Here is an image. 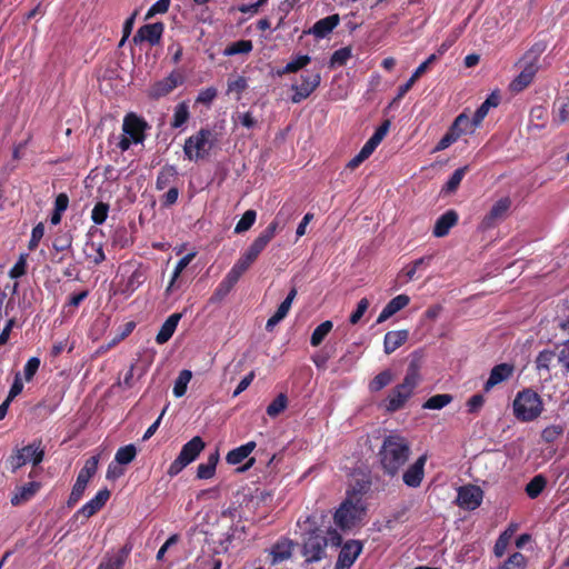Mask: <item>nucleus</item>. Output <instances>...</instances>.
<instances>
[{"instance_id":"69168bd1","label":"nucleus","mask_w":569,"mask_h":569,"mask_svg":"<svg viewBox=\"0 0 569 569\" xmlns=\"http://www.w3.org/2000/svg\"><path fill=\"white\" fill-rule=\"evenodd\" d=\"M44 234V226L42 222H39L37 226L32 228L31 237L28 243L29 250H36Z\"/></svg>"},{"instance_id":"393cba45","label":"nucleus","mask_w":569,"mask_h":569,"mask_svg":"<svg viewBox=\"0 0 569 569\" xmlns=\"http://www.w3.org/2000/svg\"><path fill=\"white\" fill-rule=\"evenodd\" d=\"M293 542L289 538H280L270 548L271 565L276 566L292 557Z\"/></svg>"},{"instance_id":"4be33fe9","label":"nucleus","mask_w":569,"mask_h":569,"mask_svg":"<svg viewBox=\"0 0 569 569\" xmlns=\"http://www.w3.org/2000/svg\"><path fill=\"white\" fill-rule=\"evenodd\" d=\"M412 395L413 393L406 389L401 383L397 385L391 389L386 399V409L389 412H396L400 410Z\"/></svg>"},{"instance_id":"de8ad7c7","label":"nucleus","mask_w":569,"mask_h":569,"mask_svg":"<svg viewBox=\"0 0 569 569\" xmlns=\"http://www.w3.org/2000/svg\"><path fill=\"white\" fill-rule=\"evenodd\" d=\"M453 397L449 393H439L430 397L425 403V409L440 410L452 401Z\"/></svg>"},{"instance_id":"c9c22d12","label":"nucleus","mask_w":569,"mask_h":569,"mask_svg":"<svg viewBox=\"0 0 569 569\" xmlns=\"http://www.w3.org/2000/svg\"><path fill=\"white\" fill-rule=\"evenodd\" d=\"M253 263L252 260L248 259L243 253L236 261L232 268L226 274L228 277L229 282H238L242 274L251 267Z\"/></svg>"},{"instance_id":"2f4dec72","label":"nucleus","mask_w":569,"mask_h":569,"mask_svg":"<svg viewBox=\"0 0 569 569\" xmlns=\"http://www.w3.org/2000/svg\"><path fill=\"white\" fill-rule=\"evenodd\" d=\"M409 338V330H392L385 335L383 339V351L386 355H391L398 348L407 342Z\"/></svg>"},{"instance_id":"b1692460","label":"nucleus","mask_w":569,"mask_h":569,"mask_svg":"<svg viewBox=\"0 0 569 569\" xmlns=\"http://www.w3.org/2000/svg\"><path fill=\"white\" fill-rule=\"evenodd\" d=\"M421 357L418 356L417 352L412 353V358L408 365L406 376L401 385L413 393L415 389L418 387L421 376Z\"/></svg>"},{"instance_id":"f704fd0d","label":"nucleus","mask_w":569,"mask_h":569,"mask_svg":"<svg viewBox=\"0 0 569 569\" xmlns=\"http://www.w3.org/2000/svg\"><path fill=\"white\" fill-rule=\"evenodd\" d=\"M500 103V96L497 92L490 93L487 99L478 107L472 119L473 126H480L491 108L498 107Z\"/></svg>"},{"instance_id":"864d4df0","label":"nucleus","mask_w":569,"mask_h":569,"mask_svg":"<svg viewBox=\"0 0 569 569\" xmlns=\"http://www.w3.org/2000/svg\"><path fill=\"white\" fill-rule=\"evenodd\" d=\"M288 406V398L286 393H279L271 403L267 407V415L271 418L280 415Z\"/></svg>"},{"instance_id":"f3484780","label":"nucleus","mask_w":569,"mask_h":569,"mask_svg":"<svg viewBox=\"0 0 569 569\" xmlns=\"http://www.w3.org/2000/svg\"><path fill=\"white\" fill-rule=\"evenodd\" d=\"M164 30V26L162 22L148 23L140 27L137 33L133 36V43L141 44L142 42H148L151 46L159 43L162 33Z\"/></svg>"},{"instance_id":"3c124183","label":"nucleus","mask_w":569,"mask_h":569,"mask_svg":"<svg viewBox=\"0 0 569 569\" xmlns=\"http://www.w3.org/2000/svg\"><path fill=\"white\" fill-rule=\"evenodd\" d=\"M257 212L253 209L247 210L234 227V233L248 231L256 222Z\"/></svg>"},{"instance_id":"f257e3e1","label":"nucleus","mask_w":569,"mask_h":569,"mask_svg":"<svg viewBox=\"0 0 569 569\" xmlns=\"http://www.w3.org/2000/svg\"><path fill=\"white\" fill-rule=\"evenodd\" d=\"M409 456L410 446L408 441L397 435L386 437L379 450L381 468L390 477L398 475L408 461Z\"/></svg>"},{"instance_id":"6ab92c4d","label":"nucleus","mask_w":569,"mask_h":569,"mask_svg":"<svg viewBox=\"0 0 569 569\" xmlns=\"http://www.w3.org/2000/svg\"><path fill=\"white\" fill-rule=\"evenodd\" d=\"M427 462V456H420L402 475V481L410 488H418L425 477V465Z\"/></svg>"},{"instance_id":"c756f323","label":"nucleus","mask_w":569,"mask_h":569,"mask_svg":"<svg viewBox=\"0 0 569 569\" xmlns=\"http://www.w3.org/2000/svg\"><path fill=\"white\" fill-rule=\"evenodd\" d=\"M179 181L178 169L173 164H164L158 172L156 179V189L161 191L166 188L177 186Z\"/></svg>"},{"instance_id":"bf43d9fd","label":"nucleus","mask_w":569,"mask_h":569,"mask_svg":"<svg viewBox=\"0 0 569 569\" xmlns=\"http://www.w3.org/2000/svg\"><path fill=\"white\" fill-rule=\"evenodd\" d=\"M565 432V428L561 425H550L541 431V440L546 443L555 442Z\"/></svg>"},{"instance_id":"aec40b11","label":"nucleus","mask_w":569,"mask_h":569,"mask_svg":"<svg viewBox=\"0 0 569 569\" xmlns=\"http://www.w3.org/2000/svg\"><path fill=\"white\" fill-rule=\"evenodd\" d=\"M131 549L132 546L130 543H126L116 552L107 553L97 569H122L131 552Z\"/></svg>"},{"instance_id":"412c9836","label":"nucleus","mask_w":569,"mask_h":569,"mask_svg":"<svg viewBox=\"0 0 569 569\" xmlns=\"http://www.w3.org/2000/svg\"><path fill=\"white\" fill-rule=\"evenodd\" d=\"M98 232L97 228H91L88 236L89 239L86 241L83 247V253L87 260L94 266L101 264L106 260L102 242H96L92 240L93 234Z\"/></svg>"},{"instance_id":"a211bd4d","label":"nucleus","mask_w":569,"mask_h":569,"mask_svg":"<svg viewBox=\"0 0 569 569\" xmlns=\"http://www.w3.org/2000/svg\"><path fill=\"white\" fill-rule=\"evenodd\" d=\"M483 499V491L478 486H465L458 490L459 506L467 510L477 509Z\"/></svg>"},{"instance_id":"774afa93","label":"nucleus","mask_w":569,"mask_h":569,"mask_svg":"<svg viewBox=\"0 0 569 569\" xmlns=\"http://www.w3.org/2000/svg\"><path fill=\"white\" fill-rule=\"evenodd\" d=\"M557 361L569 371V340L557 352Z\"/></svg>"},{"instance_id":"0e129e2a","label":"nucleus","mask_w":569,"mask_h":569,"mask_svg":"<svg viewBox=\"0 0 569 569\" xmlns=\"http://www.w3.org/2000/svg\"><path fill=\"white\" fill-rule=\"evenodd\" d=\"M510 535L507 531H503L495 542L493 553L496 557L501 558L508 546H509Z\"/></svg>"},{"instance_id":"79ce46f5","label":"nucleus","mask_w":569,"mask_h":569,"mask_svg":"<svg viewBox=\"0 0 569 569\" xmlns=\"http://www.w3.org/2000/svg\"><path fill=\"white\" fill-rule=\"evenodd\" d=\"M332 321L326 320L321 322L319 326L316 327L313 330L311 338H310V345L312 347H318L322 343L325 338L328 336V333L332 330Z\"/></svg>"},{"instance_id":"20e7f679","label":"nucleus","mask_w":569,"mask_h":569,"mask_svg":"<svg viewBox=\"0 0 569 569\" xmlns=\"http://www.w3.org/2000/svg\"><path fill=\"white\" fill-rule=\"evenodd\" d=\"M148 123L141 117L130 112L124 116L122 123L123 134L118 142V148L123 152L127 151L132 143H142L146 139V129Z\"/></svg>"},{"instance_id":"7ed1b4c3","label":"nucleus","mask_w":569,"mask_h":569,"mask_svg":"<svg viewBox=\"0 0 569 569\" xmlns=\"http://www.w3.org/2000/svg\"><path fill=\"white\" fill-rule=\"evenodd\" d=\"M366 507L361 497H347L336 510L333 521L341 530H350L361 522Z\"/></svg>"},{"instance_id":"37998d69","label":"nucleus","mask_w":569,"mask_h":569,"mask_svg":"<svg viewBox=\"0 0 569 569\" xmlns=\"http://www.w3.org/2000/svg\"><path fill=\"white\" fill-rule=\"evenodd\" d=\"M426 72V64H419L418 68L413 71V73L411 74V77L408 79V81L403 84H401L399 88H398V92H397V96L395 98V100H401L408 92L409 90L413 87V84L416 83V81Z\"/></svg>"},{"instance_id":"0eeeda50","label":"nucleus","mask_w":569,"mask_h":569,"mask_svg":"<svg viewBox=\"0 0 569 569\" xmlns=\"http://www.w3.org/2000/svg\"><path fill=\"white\" fill-rule=\"evenodd\" d=\"M206 443L201 437L196 436L181 448L178 457L170 463L167 473L170 477L179 475L188 465L193 462L204 449Z\"/></svg>"},{"instance_id":"e2e57ef3","label":"nucleus","mask_w":569,"mask_h":569,"mask_svg":"<svg viewBox=\"0 0 569 569\" xmlns=\"http://www.w3.org/2000/svg\"><path fill=\"white\" fill-rule=\"evenodd\" d=\"M180 191L177 186H172L168 191L161 196L160 203L163 208H169L177 203Z\"/></svg>"},{"instance_id":"6e6552de","label":"nucleus","mask_w":569,"mask_h":569,"mask_svg":"<svg viewBox=\"0 0 569 569\" xmlns=\"http://www.w3.org/2000/svg\"><path fill=\"white\" fill-rule=\"evenodd\" d=\"M477 127L478 126H473V119L470 120V118L465 112L460 113L458 117H456L448 131L438 141L433 152L446 150L452 143L458 141V139H460L462 136L472 133Z\"/></svg>"},{"instance_id":"4468645a","label":"nucleus","mask_w":569,"mask_h":569,"mask_svg":"<svg viewBox=\"0 0 569 569\" xmlns=\"http://www.w3.org/2000/svg\"><path fill=\"white\" fill-rule=\"evenodd\" d=\"M512 201L509 197H502L499 200H497L489 212L482 218L480 227L483 230H489L495 228L500 221H502L510 208H511Z\"/></svg>"},{"instance_id":"4d7b16f0","label":"nucleus","mask_w":569,"mask_h":569,"mask_svg":"<svg viewBox=\"0 0 569 569\" xmlns=\"http://www.w3.org/2000/svg\"><path fill=\"white\" fill-rule=\"evenodd\" d=\"M351 58V48L343 47L336 50L330 57V68L343 67L347 61Z\"/></svg>"},{"instance_id":"39448f33","label":"nucleus","mask_w":569,"mask_h":569,"mask_svg":"<svg viewBox=\"0 0 569 569\" xmlns=\"http://www.w3.org/2000/svg\"><path fill=\"white\" fill-rule=\"evenodd\" d=\"M214 144V133L209 128H201L184 141L183 152L189 160H200L209 154Z\"/></svg>"},{"instance_id":"603ef678","label":"nucleus","mask_w":569,"mask_h":569,"mask_svg":"<svg viewBox=\"0 0 569 569\" xmlns=\"http://www.w3.org/2000/svg\"><path fill=\"white\" fill-rule=\"evenodd\" d=\"M247 79L242 76H239L236 79L228 80L227 93H234L236 100L239 101L241 99L242 93L247 90Z\"/></svg>"},{"instance_id":"ddd939ff","label":"nucleus","mask_w":569,"mask_h":569,"mask_svg":"<svg viewBox=\"0 0 569 569\" xmlns=\"http://www.w3.org/2000/svg\"><path fill=\"white\" fill-rule=\"evenodd\" d=\"M279 222L277 219L271 221L268 227L262 230L259 236L252 241L249 248L243 252L248 259L253 262L258 259L259 254L267 248L270 241L274 238Z\"/></svg>"},{"instance_id":"bb28decb","label":"nucleus","mask_w":569,"mask_h":569,"mask_svg":"<svg viewBox=\"0 0 569 569\" xmlns=\"http://www.w3.org/2000/svg\"><path fill=\"white\" fill-rule=\"evenodd\" d=\"M459 220V214L456 210L450 209L442 213L435 223L432 234L437 238L446 237L451 228H453Z\"/></svg>"},{"instance_id":"e433bc0d","label":"nucleus","mask_w":569,"mask_h":569,"mask_svg":"<svg viewBox=\"0 0 569 569\" xmlns=\"http://www.w3.org/2000/svg\"><path fill=\"white\" fill-rule=\"evenodd\" d=\"M311 61V58L310 56L308 54H300V56H297L295 59H292L291 61H289L283 69L281 70H278L277 71V74L278 76H283V74H287V73H295V72H298L299 70L303 69L305 67H307Z\"/></svg>"},{"instance_id":"473e14b6","label":"nucleus","mask_w":569,"mask_h":569,"mask_svg":"<svg viewBox=\"0 0 569 569\" xmlns=\"http://www.w3.org/2000/svg\"><path fill=\"white\" fill-rule=\"evenodd\" d=\"M181 317H182L181 313L176 312V313L170 315L166 319V321L162 323L159 332L156 336V342L158 345H163L171 339V337L173 336V333L178 327V323H179Z\"/></svg>"},{"instance_id":"2eb2a0df","label":"nucleus","mask_w":569,"mask_h":569,"mask_svg":"<svg viewBox=\"0 0 569 569\" xmlns=\"http://www.w3.org/2000/svg\"><path fill=\"white\" fill-rule=\"evenodd\" d=\"M362 549L363 546L359 540L350 539L346 541L341 547L333 569H351Z\"/></svg>"},{"instance_id":"cd10ccee","label":"nucleus","mask_w":569,"mask_h":569,"mask_svg":"<svg viewBox=\"0 0 569 569\" xmlns=\"http://www.w3.org/2000/svg\"><path fill=\"white\" fill-rule=\"evenodd\" d=\"M513 370V365L506 362L495 366L490 371L488 380L485 382V391H489L495 386L508 380L512 376Z\"/></svg>"},{"instance_id":"c03bdc74","label":"nucleus","mask_w":569,"mask_h":569,"mask_svg":"<svg viewBox=\"0 0 569 569\" xmlns=\"http://www.w3.org/2000/svg\"><path fill=\"white\" fill-rule=\"evenodd\" d=\"M189 106L186 101L178 103L174 108L173 118L171 121V127L177 129L181 128L189 119Z\"/></svg>"},{"instance_id":"f03ea898","label":"nucleus","mask_w":569,"mask_h":569,"mask_svg":"<svg viewBox=\"0 0 569 569\" xmlns=\"http://www.w3.org/2000/svg\"><path fill=\"white\" fill-rule=\"evenodd\" d=\"M512 410L518 421L531 422L542 413L543 401L535 390L526 388L516 395Z\"/></svg>"},{"instance_id":"dca6fc26","label":"nucleus","mask_w":569,"mask_h":569,"mask_svg":"<svg viewBox=\"0 0 569 569\" xmlns=\"http://www.w3.org/2000/svg\"><path fill=\"white\" fill-rule=\"evenodd\" d=\"M183 77L177 71H172L168 77L154 82L149 89L151 99H160L172 92L178 86L182 84Z\"/></svg>"},{"instance_id":"72a5a7b5","label":"nucleus","mask_w":569,"mask_h":569,"mask_svg":"<svg viewBox=\"0 0 569 569\" xmlns=\"http://www.w3.org/2000/svg\"><path fill=\"white\" fill-rule=\"evenodd\" d=\"M257 443L254 441H249L244 445H241L232 450H230L226 456V461L229 465L236 466L241 463L244 459H247L250 453L256 449Z\"/></svg>"},{"instance_id":"a19ab883","label":"nucleus","mask_w":569,"mask_h":569,"mask_svg":"<svg viewBox=\"0 0 569 569\" xmlns=\"http://www.w3.org/2000/svg\"><path fill=\"white\" fill-rule=\"evenodd\" d=\"M393 380V373L390 369H386L378 373L370 382L369 390L371 392H378L382 390L385 387L391 383Z\"/></svg>"},{"instance_id":"a18cd8bd","label":"nucleus","mask_w":569,"mask_h":569,"mask_svg":"<svg viewBox=\"0 0 569 569\" xmlns=\"http://www.w3.org/2000/svg\"><path fill=\"white\" fill-rule=\"evenodd\" d=\"M192 378V373L190 370L183 369L179 372L178 378L174 381L173 386V396L176 398H181L187 392L188 383Z\"/></svg>"},{"instance_id":"9d476101","label":"nucleus","mask_w":569,"mask_h":569,"mask_svg":"<svg viewBox=\"0 0 569 569\" xmlns=\"http://www.w3.org/2000/svg\"><path fill=\"white\" fill-rule=\"evenodd\" d=\"M99 457L92 456L86 460L84 466L79 471L76 483L72 487L67 506L69 508L74 507L82 498L84 490L90 479L96 475L98 470Z\"/></svg>"},{"instance_id":"5fc2aeb1","label":"nucleus","mask_w":569,"mask_h":569,"mask_svg":"<svg viewBox=\"0 0 569 569\" xmlns=\"http://www.w3.org/2000/svg\"><path fill=\"white\" fill-rule=\"evenodd\" d=\"M297 293H298L297 288L296 287L291 288V290L287 295L286 299L279 305L276 312L273 313L281 321L288 316V313L291 309L292 302H293L295 298L297 297Z\"/></svg>"},{"instance_id":"680f3d73","label":"nucleus","mask_w":569,"mask_h":569,"mask_svg":"<svg viewBox=\"0 0 569 569\" xmlns=\"http://www.w3.org/2000/svg\"><path fill=\"white\" fill-rule=\"evenodd\" d=\"M27 257H28V254H26V253L20 254L18 261L13 264V267L9 271V276L11 279H18L26 274Z\"/></svg>"},{"instance_id":"338daca9","label":"nucleus","mask_w":569,"mask_h":569,"mask_svg":"<svg viewBox=\"0 0 569 569\" xmlns=\"http://www.w3.org/2000/svg\"><path fill=\"white\" fill-rule=\"evenodd\" d=\"M369 305L370 302L367 298H362L359 300L356 310L350 315L349 318L351 325H357L360 321L365 312L368 310Z\"/></svg>"},{"instance_id":"13d9d810","label":"nucleus","mask_w":569,"mask_h":569,"mask_svg":"<svg viewBox=\"0 0 569 569\" xmlns=\"http://www.w3.org/2000/svg\"><path fill=\"white\" fill-rule=\"evenodd\" d=\"M72 241L73 237L71 232H59L53 239L52 248L58 252L66 251L71 249Z\"/></svg>"},{"instance_id":"9b49d317","label":"nucleus","mask_w":569,"mask_h":569,"mask_svg":"<svg viewBox=\"0 0 569 569\" xmlns=\"http://www.w3.org/2000/svg\"><path fill=\"white\" fill-rule=\"evenodd\" d=\"M328 541L326 536L313 530L309 533L302 546V555L306 557V563L319 562L326 557Z\"/></svg>"},{"instance_id":"5701e85b","label":"nucleus","mask_w":569,"mask_h":569,"mask_svg":"<svg viewBox=\"0 0 569 569\" xmlns=\"http://www.w3.org/2000/svg\"><path fill=\"white\" fill-rule=\"evenodd\" d=\"M42 483L40 481H30L22 486H18L11 496L10 502L17 507L30 501L41 489Z\"/></svg>"},{"instance_id":"f8f14e48","label":"nucleus","mask_w":569,"mask_h":569,"mask_svg":"<svg viewBox=\"0 0 569 569\" xmlns=\"http://www.w3.org/2000/svg\"><path fill=\"white\" fill-rule=\"evenodd\" d=\"M300 78V84L295 83L291 86V90L293 91V94L291 96L292 103H300L301 101L309 98L321 82V76L319 71H308L307 73H302Z\"/></svg>"},{"instance_id":"ea45409f","label":"nucleus","mask_w":569,"mask_h":569,"mask_svg":"<svg viewBox=\"0 0 569 569\" xmlns=\"http://www.w3.org/2000/svg\"><path fill=\"white\" fill-rule=\"evenodd\" d=\"M469 171V167L468 166H463L461 168H458L456 169L452 174L449 177L448 181L446 182V184L442 187V191L446 192V193H452L455 192L463 177L466 176V173Z\"/></svg>"},{"instance_id":"c85d7f7f","label":"nucleus","mask_w":569,"mask_h":569,"mask_svg":"<svg viewBox=\"0 0 569 569\" xmlns=\"http://www.w3.org/2000/svg\"><path fill=\"white\" fill-rule=\"evenodd\" d=\"M110 491L107 488L99 490L96 496L86 502L79 510L78 515L90 518L96 515L109 500Z\"/></svg>"},{"instance_id":"1a4fd4ad","label":"nucleus","mask_w":569,"mask_h":569,"mask_svg":"<svg viewBox=\"0 0 569 569\" xmlns=\"http://www.w3.org/2000/svg\"><path fill=\"white\" fill-rule=\"evenodd\" d=\"M539 53L540 50H535V48H531L525 53L521 59L523 68L510 83V89L512 91L520 92L533 81V78L539 70Z\"/></svg>"},{"instance_id":"423d86ee","label":"nucleus","mask_w":569,"mask_h":569,"mask_svg":"<svg viewBox=\"0 0 569 569\" xmlns=\"http://www.w3.org/2000/svg\"><path fill=\"white\" fill-rule=\"evenodd\" d=\"M44 457V449L41 440H34L21 449L14 450L7 459V465L12 472H16L22 466L31 462L34 467L38 466Z\"/></svg>"},{"instance_id":"49530a36","label":"nucleus","mask_w":569,"mask_h":569,"mask_svg":"<svg viewBox=\"0 0 569 569\" xmlns=\"http://www.w3.org/2000/svg\"><path fill=\"white\" fill-rule=\"evenodd\" d=\"M253 44L251 40H238L229 46L223 51L224 56H236V54H242V53H249L252 51Z\"/></svg>"},{"instance_id":"09e8293b","label":"nucleus","mask_w":569,"mask_h":569,"mask_svg":"<svg viewBox=\"0 0 569 569\" xmlns=\"http://www.w3.org/2000/svg\"><path fill=\"white\" fill-rule=\"evenodd\" d=\"M137 456V449L136 446L130 443L123 447H120L114 456V460L119 465H128L134 460Z\"/></svg>"},{"instance_id":"6e6d98bb","label":"nucleus","mask_w":569,"mask_h":569,"mask_svg":"<svg viewBox=\"0 0 569 569\" xmlns=\"http://www.w3.org/2000/svg\"><path fill=\"white\" fill-rule=\"evenodd\" d=\"M232 121L236 124H240L248 130L258 127V119L252 114L251 111L237 112L232 116Z\"/></svg>"},{"instance_id":"8fccbe9b","label":"nucleus","mask_w":569,"mask_h":569,"mask_svg":"<svg viewBox=\"0 0 569 569\" xmlns=\"http://www.w3.org/2000/svg\"><path fill=\"white\" fill-rule=\"evenodd\" d=\"M527 558L521 552H513L497 569H526Z\"/></svg>"},{"instance_id":"7c9ffc66","label":"nucleus","mask_w":569,"mask_h":569,"mask_svg":"<svg viewBox=\"0 0 569 569\" xmlns=\"http://www.w3.org/2000/svg\"><path fill=\"white\" fill-rule=\"evenodd\" d=\"M410 302L409 296L402 293L392 298L377 318V323L387 321L390 317L406 308Z\"/></svg>"},{"instance_id":"052dcab7","label":"nucleus","mask_w":569,"mask_h":569,"mask_svg":"<svg viewBox=\"0 0 569 569\" xmlns=\"http://www.w3.org/2000/svg\"><path fill=\"white\" fill-rule=\"evenodd\" d=\"M109 212V204L102 201H99L94 204L91 211V219L96 224H102L107 218Z\"/></svg>"},{"instance_id":"58836bf2","label":"nucleus","mask_w":569,"mask_h":569,"mask_svg":"<svg viewBox=\"0 0 569 569\" xmlns=\"http://www.w3.org/2000/svg\"><path fill=\"white\" fill-rule=\"evenodd\" d=\"M557 359V352L555 350L543 349L536 358V369L540 372L542 370L549 372L552 363Z\"/></svg>"},{"instance_id":"a878e982","label":"nucleus","mask_w":569,"mask_h":569,"mask_svg":"<svg viewBox=\"0 0 569 569\" xmlns=\"http://www.w3.org/2000/svg\"><path fill=\"white\" fill-rule=\"evenodd\" d=\"M339 22V14L335 13L318 20L308 31H305V33L312 34L317 39H323L333 31Z\"/></svg>"},{"instance_id":"4c0bfd02","label":"nucleus","mask_w":569,"mask_h":569,"mask_svg":"<svg viewBox=\"0 0 569 569\" xmlns=\"http://www.w3.org/2000/svg\"><path fill=\"white\" fill-rule=\"evenodd\" d=\"M547 486V479L542 475L535 476L525 488L527 496L530 499L538 498Z\"/></svg>"}]
</instances>
